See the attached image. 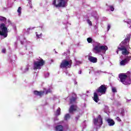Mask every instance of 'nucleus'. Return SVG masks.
Returning a JSON list of instances; mask_svg holds the SVG:
<instances>
[{
    "label": "nucleus",
    "mask_w": 131,
    "mask_h": 131,
    "mask_svg": "<svg viewBox=\"0 0 131 131\" xmlns=\"http://www.w3.org/2000/svg\"><path fill=\"white\" fill-rule=\"evenodd\" d=\"M119 78L120 79V81L123 83V84H125V85H128L130 84V81L128 80H126L127 78V75L125 74L124 73H120L119 75Z\"/></svg>",
    "instance_id": "nucleus-1"
},
{
    "label": "nucleus",
    "mask_w": 131,
    "mask_h": 131,
    "mask_svg": "<svg viewBox=\"0 0 131 131\" xmlns=\"http://www.w3.org/2000/svg\"><path fill=\"white\" fill-rule=\"evenodd\" d=\"M72 65V60L68 61L67 59H63L60 64L59 67L61 69L64 68H70Z\"/></svg>",
    "instance_id": "nucleus-2"
},
{
    "label": "nucleus",
    "mask_w": 131,
    "mask_h": 131,
    "mask_svg": "<svg viewBox=\"0 0 131 131\" xmlns=\"http://www.w3.org/2000/svg\"><path fill=\"white\" fill-rule=\"evenodd\" d=\"M8 28L6 27L5 24H1L0 25V35L5 38L8 36Z\"/></svg>",
    "instance_id": "nucleus-3"
},
{
    "label": "nucleus",
    "mask_w": 131,
    "mask_h": 131,
    "mask_svg": "<svg viewBox=\"0 0 131 131\" xmlns=\"http://www.w3.org/2000/svg\"><path fill=\"white\" fill-rule=\"evenodd\" d=\"M45 61L42 58L40 59L37 61H34L33 69L36 70L37 69H41V67L45 65Z\"/></svg>",
    "instance_id": "nucleus-4"
},
{
    "label": "nucleus",
    "mask_w": 131,
    "mask_h": 131,
    "mask_svg": "<svg viewBox=\"0 0 131 131\" xmlns=\"http://www.w3.org/2000/svg\"><path fill=\"white\" fill-rule=\"evenodd\" d=\"M107 50H108V47H107L106 46H100L99 45H96L93 48V51H95V53H96V54L101 53L102 51H103L104 52H106Z\"/></svg>",
    "instance_id": "nucleus-5"
},
{
    "label": "nucleus",
    "mask_w": 131,
    "mask_h": 131,
    "mask_svg": "<svg viewBox=\"0 0 131 131\" xmlns=\"http://www.w3.org/2000/svg\"><path fill=\"white\" fill-rule=\"evenodd\" d=\"M107 91V85L105 84L101 85L97 89H96V93L97 94H101V95H105Z\"/></svg>",
    "instance_id": "nucleus-6"
},
{
    "label": "nucleus",
    "mask_w": 131,
    "mask_h": 131,
    "mask_svg": "<svg viewBox=\"0 0 131 131\" xmlns=\"http://www.w3.org/2000/svg\"><path fill=\"white\" fill-rule=\"evenodd\" d=\"M118 51H122V55L126 56V55H128L129 54V51L127 50L126 47L125 46H122L121 47L118 48Z\"/></svg>",
    "instance_id": "nucleus-7"
},
{
    "label": "nucleus",
    "mask_w": 131,
    "mask_h": 131,
    "mask_svg": "<svg viewBox=\"0 0 131 131\" xmlns=\"http://www.w3.org/2000/svg\"><path fill=\"white\" fill-rule=\"evenodd\" d=\"M77 100V95L75 93H72V97L70 99V104H74L76 103Z\"/></svg>",
    "instance_id": "nucleus-8"
},
{
    "label": "nucleus",
    "mask_w": 131,
    "mask_h": 131,
    "mask_svg": "<svg viewBox=\"0 0 131 131\" xmlns=\"http://www.w3.org/2000/svg\"><path fill=\"white\" fill-rule=\"evenodd\" d=\"M58 4L56 5V8H65L66 7V2L64 0H58Z\"/></svg>",
    "instance_id": "nucleus-9"
},
{
    "label": "nucleus",
    "mask_w": 131,
    "mask_h": 131,
    "mask_svg": "<svg viewBox=\"0 0 131 131\" xmlns=\"http://www.w3.org/2000/svg\"><path fill=\"white\" fill-rule=\"evenodd\" d=\"M77 109H78V107L77 105L72 104L69 109V113H73L75 111H77Z\"/></svg>",
    "instance_id": "nucleus-10"
},
{
    "label": "nucleus",
    "mask_w": 131,
    "mask_h": 131,
    "mask_svg": "<svg viewBox=\"0 0 131 131\" xmlns=\"http://www.w3.org/2000/svg\"><path fill=\"white\" fill-rule=\"evenodd\" d=\"M130 56H128L127 58H125L124 60H122L120 61V64L121 66H124L126 64H127L128 62H129V60H130Z\"/></svg>",
    "instance_id": "nucleus-11"
},
{
    "label": "nucleus",
    "mask_w": 131,
    "mask_h": 131,
    "mask_svg": "<svg viewBox=\"0 0 131 131\" xmlns=\"http://www.w3.org/2000/svg\"><path fill=\"white\" fill-rule=\"evenodd\" d=\"M130 40V37H127V38H125V39L122 41V45L125 46V47H127L129 43Z\"/></svg>",
    "instance_id": "nucleus-12"
},
{
    "label": "nucleus",
    "mask_w": 131,
    "mask_h": 131,
    "mask_svg": "<svg viewBox=\"0 0 131 131\" xmlns=\"http://www.w3.org/2000/svg\"><path fill=\"white\" fill-rule=\"evenodd\" d=\"M93 100L95 101L96 103H98L99 101H100V99H99V95H98V93L94 92V96H93Z\"/></svg>",
    "instance_id": "nucleus-13"
},
{
    "label": "nucleus",
    "mask_w": 131,
    "mask_h": 131,
    "mask_svg": "<svg viewBox=\"0 0 131 131\" xmlns=\"http://www.w3.org/2000/svg\"><path fill=\"white\" fill-rule=\"evenodd\" d=\"M33 93L35 96H39V97H41V96H43V94H45V91H34Z\"/></svg>",
    "instance_id": "nucleus-14"
},
{
    "label": "nucleus",
    "mask_w": 131,
    "mask_h": 131,
    "mask_svg": "<svg viewBox=\"0 0 131 131\" xmlns=\"http://www.w3.org/2000/svg\"><path fill=\"white\" fill-rule=\"evenodd\" d=\"M88 60H89L90 62H92V63H97V62H98V59L93 56H89Z\"/></svg>",
    "instance_id": "nucleus-15"
},
{
    "label": "nucleus",
    "mask_w": 131,
    "mask_h": 131,
    "mask_svg": "<svg viewBox=\"0 0 131 131\" xmlns=\"http://www.w3.org/2000/svg\"><path fill=\"white\" fill-rule=\"evenodd\" d=\"M107 122L110 126H113V125L115 124V122H114V120L111 119H107Z\"/></svg>",
    "instance_id": "nucleus-16"
},
{
    "label": "nucleus",
    "mask_w": 131,
    "mask_h": 131,
    "mask_svg": "<svg viewBox=\"0 0 131 131\" xmlns=\"http://www.w3.org/2000/svg\"><path fill=\"white\" fill-rule=\"evenodd\" d=\"M56 131H63L64 130V127L62 125H58L55 127Z\"/></svg>",
    "instance_id": "nucleus-17"
},
{
    "label": "nucleus",
    "mask_w": 131,
    "mask_h": 131,
    "mask_svg": "<svg viewBox=\"0 0 131 131\" xmlns=\"http://www.w3.org/2000/svg\"><path fill=\"white\" fill-rule=\"evenodd\" d=\"M61 114V108L60 107H58L57 110H56L55 115L56 116H59Z\"/></svg>",
    "instance_id": "nucleus-18"
},
{
    "label": "nucleus",
    "mask_w": 131,
    "mask_h": 131,
    "mask_svg": "<svg viewBox=\"0 0 131 131\" xmlns=\"http://www.w3.org/2000/svg\"><path fill=\"white\" fill-rule=\"evenodd\" d=\"M70 115L69 114H67L64 116V120H67L68 119H70Z\"/></svg>",
    "instance_id": "nucleus-19"
},
{
    "label": "nucleus",
    "mask_w": 131,
    "mask_h": 131,
    "mask_svg": "<svg viewBox=\"0 0 131 131\" xmlns=\"http://www.w3.org/2000/svg\"><path fill=\"white\" fill-rule=\"evenodd\" d=\"M98 121H99V120L97 118L94 119L93 122H94V125H97Z\"/></svg>",
    "instance_id": "nucleus-20"
},
{
    "label": "nucleus",
    "mask_w": 131,
    "mask_h": 131,
    "mask_svg": "<svg viewBox=\"0 0 131 131\" xmlns=\"http://www.w3.org/2000/svg\"><path fill=\"white\" fill-rule=\"evenodd\" d=\"M87 41L89 43H91L93 41V39L91 37H89L87 38Z\"/></svg>",
    "instance_id": "nucleus-21"
},
{
    "label": "nucleus",
    "mask_w": 131,
    "mask_h": 131,
    "mask_svg": "<svg viewBox=\"0 0 131 131\" xmlns=\"http://www.w3.org/2000/svg\"><path fill=\"white\" fill-rule=\"evenodd\" d=\"M7 18L5 17L0 16V21H6Z\"/></svg>",
    "instance_id": "nucleus-22"
},
{
    "label": "nucleus",
    "mask_w": 131,
    "mask_h": 131,
    "mask_svg": "<svg viewBox=\"0 0 131 131\" xmlns=\"http://www.w3.org/2000/svg\"><path fill=\"white\" fill-rule=\"evenodd\" d=\"M99 119L100 120V125H102L103 124V119L101 117V115H99Z\"/></svg>",
    "instance_id": "nucleus-23"
},
{
    "label": "nucleus",
    "mask_w": 131,
    "mask_h": 131,
    "mask_svg": "<svg viewBox=\"0 0 131 131\" xmlns=\"http://www.w3.org/2000/svg\"><path fill=\"white\" fill-rule=\"evenodd\" d=\"M56 3H57V0H53L52 5H53V6H55V8H57V4H56Z\"/></svg>",
    "instance_id": "nucleus-24"
},
{
    "label": "nucleus",
    "mask_w": 131,
    "mask_h": 131,
    "mask_svg": "<svg viewBox=\"0 0 131 131\" xmlns=\"http://www.w3.org/2000/svg\"><path fill=\"white\" fill-rule=\"evenodd\" d=\"M87 23H88V24H89V25H90V26H93V24L92 23V21H90V19H87Z\"/></svg>",
    "instance_id": "nucleus-25"
},
{
    "label": "nucleus",
    "mask_w": 131,
    "mask_h": 131,
    "mask_svg": "<svg viewBox=\"0 0 131 131\" xmlns=\"http://www.w3.org/2000/svg\"><path fill=\"white\" fill-rule=\"evenodd\" d=\"M21 10H22L21 7H18L17 9V13H18L19 14H21Z\"/></svg>",
    "instance_id": "nucleus-26"
},
{
    "label": "nucleus",
    "mask_w": 131,
    "mask_h": 131,
    "mask_svg": "<svg viewBox=\"0 0 131 131\" xmlns=\"http://www.w3.org/2000/svg\"><path fill=\"white\" fill-rule=\"evenodd\" d=\"M110 9L111 11H112V12H113V11H114V7H113V6H110Z\"/></svg>",
    "instance_id": "nucleus-27"
},
{
    "label": "nucleus",
    "mask_w": 131,
    "mask_h": 131,
    "mask_svg": "<svg viewBox=\"0 0 131 131\" xmlns=\"http://www.w3.org/2000/svg\"><path fill=\"white\" fill-rule=\"evenodd\" d=\"M41 36H42V34L41 33L40 34H36V37L38 38H40Z\"/></svg>",
    "instance_id": "nucleus-28"
},
{
    "label": "nucleus",
    "mask_w": 131,
    "mask_h": 131,
    "mask_svg": "<svg viewBox=\"0 0 131 131\" xmlns=\"http://www.w3.org/2000/svg\"><path fill=\"white\" fill-rule=\"evenodd\" d=\"M112 92L113 93H117V91L116 90V88H113L112 89Z\"/></svg>",
    "instance_id": "nucleus-29"
},
{
    "label": "nucleus",
    "mask_w": 131,
    "mask_h": 131,
    "mask_svg": "<svg viewBox=\"0 0 131 131\" xmlns=\"http://www.w3.org/2000/svg\"><path fill=\"white\" fill-rule=\"evenodd\" d=\"M116 119V120H117V121H119V122H120V121H121V119H120V118H119V117H117Z\"/></svg>",
    "instance_id": "nucleus-30"
},
{
    "label": "nucleus",
    "mask_w": 131,
    "mask_h": 131,
    "mask_svg": "<svg viewBox=\"0 0 131 131\" xmlns=\"http://www.w3.org/2000/svg\"><path fill=\"white\" fill-rule=\"evenodd\" d=\"M51 93V90L49 89L48 90L46 91V95H48V94H50Z\"/></svg>",
    "instance_id": "nucleus-31"
},
{
    "label": "nucleus",
    "mask_w": 131,
    "mask_h": 131,
    "mask_svg": "<svg viewBox=\"0 0 131 131\" xmlns=\"http://www.w3.org/2000/svg\"><path fill=\"white\" fill-rule=\"evenodd\" d=\"M110 28H111V26H110V25H108L107 26V31H109V30H110Z\"/></svg>",
    "instance_id": "nucleus-32"
},
{
    "label": "nucleus",
    "mask_w": 131,
    "mask_h": 131,
    "mask_svg": "<svg viewBox=\"0 0 131 131\" xmlns=\"http://www.w3.org/2000/svg\"><path fill=\"white\" fill-rule=\"evenodd\" d=\"M126 23H127V24H129L130 23H131V20L129 19V21H126Z\"/></svg>",
    "instance_id": "nucleus-33"
},
{
    "label": "nucleus",
    "mask_w": 131,
    "mask_h": 131,
    "mask_svg": "<svg viewBox=\"0 0 131 131\" xmlns=\"http://www.w3.org/2000/svg\"><path fill=\"white\" fill-rule=\"evenodd\" d=\"M2 53H6V49H3L2 50Z\"/></svg>",
    "instance_id": "nucleus-34"
},
{
    "label": "nucleus",
    "mask_w": 131,
    "mask_h": 131,
    "mask_svg": "<svg viewBox=\"0 0 131 131\" xmlns=\"http://www.w3.org/2000/svg\"><path fill=\"white\" fill-rule=\"evenodd\" d=\"M30 29H31L30 28H28L27 30V31L28 32H29L30 31Z\"/></svg>",
    "instance_id": "nucleus-35"
},
{
    "label": "nucleus",
    "mask_w": 131,
    "mask_h": 131,
    "mask_svg": "<svg viewBox=\"0 0 131 131\" xmlns=\"http://www.w3.org/2000/svg\"><path fill=\"white\" fill-rule=\"evenodd\" d=\"M79 116H78L77 117H76L77 120H78L79 119Z\"/></svg>",
    "instance_id": "nucleus-36"
},
{
    "label": "nucleus",
    "mask_w": 131,
    "mask_h": 131,
    "mask_svg": "<svg viewBox=\"0 0 131 131\" xmlns=\"http://www.w3.org/2000/svg\"><path fill=\"white\" fill-rule=\"evenodd\" d=\"M25 70H26V71H28V70H29V68H26Z\"/></svg>",
    "instance_id": "nucleus-37"
},
{
    "label": "nucleus",
    "mask_w": 131,
    "mask_h": 131,
    "mask_svg": "<svg viewBox=\"0 0 131 131\" xmlns=\"http://www.w3.org/2000/svg\"><path fill=\"white\" fill-rule=\"evenodd\" d=\"M30 9H32V4H31V5H30Z\"/></svg>",
    "instance_id": "nucleus-38"
},
{
    "label": "nucleus",
    "mask_w": 131,
    "mask_h": 131,
    "mask_svg": "<svg viewBox=\"0 0 131 131\" xmlns=\"http://www.w3.org/2000/svg\"><path fill=\"white\" fill-rule=\"evenodd\" d=\"M81 72H82V71H81V70H80V71H79V74H81Z\"/></svg>",
    "instance_id": "nucleus-39"
},
{
    "label": "nucleus",
    "mask_w": 131,
    "mask_h": 131,
    "mask_svg": "<svg viewBox=\"0 0 131 131\" xmlns=\"http://www.w3.org/2000/svg\"><path fill=\"white\" fill-rule=\"evenodd\" d=\"M117 54H118V51H117Z\"/></svg>",
    "instance_id": "nucleus-40"
},
{
    "label": "nucleus",
    "mask_w": 131,
    "mask_h": 131,
    "mask_svg": "<svg viewBox=\"0 0 131 131\" xmlns=\"http://www.w3.org/2000/svg\"><path fill=\"white\" fill-rule=\"evenodd\" d=\"M131 28V26L130 27H129V28Z\"/></svg>",
    "instance_id": "nucleus-41"
}]
</instances>
